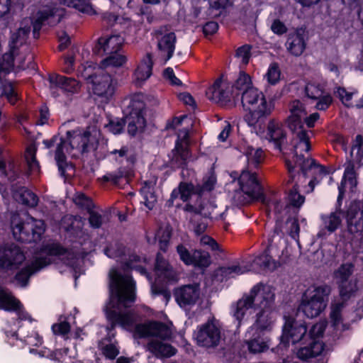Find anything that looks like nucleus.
<instances>
[{
	"mask_svg": "<svg viewBox=\"0 0 363 363\" xmlns=\"http://www.w3.org/2000/svg\"><path fill=\"white\" fill-rule=\"evenodd\" d=\"M155 37L160 54L167 62L173 56L175 50L176 35L174 32H167L166 27H164L155 30Z\"/></svg>",
	"mask_w": 363,
	"mask_h": 363,
	"instance_id": "obj_20",
	"label": "nucleus"
},
{
	"mask_svg": "<svg viewBox=\"0 0 363 363\" xmlns=\"http://www.w3.org/2000/svg\"><path fill=\"white\" fill-rule=\"evenodd\" d=\"M176 249L180 260L187 266L206 268L211 264L210 255L206 251L189 250L183 244L178 245Z\"/></svg>",
	"mask_w": 363,
	"mask_h": 363,
	"instance_id": "obj_16",
	"label": "nucleus"
},
{
	"mask_svg": "<svg viewBox=\"0 0 363 363\" xmlns=\"http://www.w3.org/2000/svg\"><path fill=\"white\" fill-rule=\"evenodd\" d=\"M11 225L14 238L23 242H36L41 240L45 231L43 220L29 216L23 219L18 215H13Z\"/></svg>",
	"mask_w": 363,
	"mask_h": 363,
	"instance_id": "obj_6",
	"label": "nucleus"
},
{
	"mask_svg": "<svg viewBox=\"0 0 363 363\" xmlns=\"http://www.w3.org/2000/svg\"><path fill=\"white\" fill-rule=\"evenodd\" d=\"M293 162L289 160L286 161V164L290 174V178L288 180V183H291L294 179V175L292 174V172L295 167L300 168L301 174L303 177H306L308 172L312 171L313 174H318L320 176L326 175L328 172L324 166L317 164L315 161L311 158L306 159L302 154L296 155V158L293 159Z\"/></svg>",
	"mask_w": 363,
	"mask_h": 363,
	"instance_id": "obj_15",
	"label": "nucleus"
},
{
	"mask_svg": "<svg viewBox=\"0 0 363 363\" xmlns=\"http://www.w3.org/2000/svg\"><path fill=\"white\" fill-rule=\"evenodd\" d=\"M69 238L71 236L79 239V243L82 244L88 238V233L84 228L86 222V218L80 216H69Z\"/></svg>",
	"mask_w": 363,
	"mask_h": 363,
	"instance_id": "obj_31",
	"label": "nucleus"
},
{
	"mask_svg": "<svg viewBox=\"0 0 363 363\" xmlns=\"http://www.w3.org/2000/svg\"><path fill=\"white\" fill-rule=\"evenodd\" d=\"M127 61L126 57L118 52L108 55L105 58L101 65V69L108 71L111 74L113 68H118L122 67Z\"/></svg>",
	"mask_w": 363,
	"mask_h": 363,
	"instance_id": "obj_38",
	"label": "nucleus"
},
{
	"mask_svg": "<svg viewBox=\"0 0 363 363\" xmlns=\"http://www.w3.org/2000/svg\"><path fill=\"white\" fill-rule=\"evenodd\" d=\"M252 47L249 45H244L240 48H238L236 50L235 56L238 58H240L242 62L245 65H247L249 62V60L250 57V50Z\"/></svg>",
	"mask_w": 363,
	"mask_h": 363,
	"instance_id": "obj_62",
	"label": "nucleus"
},
{
	"mask_svg": "<svg viewBox=\"0 0 363 363\" xmlns=\"http://www.w3.org/2000/svg\"><path fill=\"white\" fill-rule=\"evenodd\" d=\"M201 291L197 284L184 285L174 289L176 302L181 308L194 306L200 298Z\"/></svg>",
	"mask_w": 363,
	"mask_h": 363,
	"instance_id": "obj_19",
	"label": "nucleus"
},
{
	"mask_svg": "<svg viewBox=\"0 0 363 363\" xmlns=\"http://www.w3.org/2000/svg\"><path fill=\"white\" fill-rule=\"evenodd\" d=\"M26 257L21 249L14 245L0 247V269L13 272L20 267Z\"/></svg>",
	"mask_w": 363,
	"mask_h": 363,
	"instance_id": "obj_14",
	"label": "nucleus"
},
{
	"mask_svg": "<svg viewBox=\"0 0 363 363\" xmlns=\"http://www.w3.org/2000/svg\"><path fill=\"white\" fill-rule=\"evenodd\" d=\"M43 143L46 148H50L56 145L55 159L58 167L59 172L61 177H64L65 182H66L67 177L65 173L67 164L66 161V155L63 152L64 149L67 147L66 140L55 135L50 140H44Z\"/></svg>",
	"mask_w": 363,
	"mask_h": 363,
	"instance_id": "obj_22",
	"label": "nucleus"
},
{
	"mask_svg": "<svg viewBox=\"0 0 363 363\" xmlns=\"http://www.w3.org/2000/svg\"><path fill=\"white\" fill-rule=\"evenodd\" d=\"M37 147L35 144H30L26 150L25 160L28 167V172L30 174H37L40 172V164L35 157Z\"/></svg>",
	"mask_w": 363,
	"mask_h": 363,
	"instance_id": "obj_39",
	"label": "nucleus"
},
{
	"mask_svg": "<svg viewBox=\"0 0 363 363\" xmlns=\"http://www.w3.org/2000/svg\"><path fill=\"white\" fill-rule=\"evenodd\" d=\"M87 213H89V223L92 228L99 229L104 224V214L102 211L96 209L95 207Z\"/></svg>",
	"mask_w": 363,
	"mask_h": 363,
	"instance_id": "obj_49",
	"label": "nucleus"
},
{
	"mask_svg": "<svg viewBox=\"0 0 363 363\" xmlns=\"http://www.w3.org/2000/svg\"><path fill=\"white\" fill-rule=\"evenodd\" d=\"M194 192H199L198 187H195L191 182H181L172 191L170 198L167 201V206H173L174 200L179 197L182 201L186 202L190 199Z\"/></svg>",
	"mask_w": 363,
	"mask_h": 363,
	"instance_id": "obj_28",
	"label": "nucleus"
},
{
	"mask_svg": "<svg viewBox=\"0 0 363 363\" xmlns=\"http://www.w3.org/2000/svg\"><path fill=\"white\" fill-rule=\"evenodd\" d=\"M144 104L140 101H133L128 108V113L124 117L128 125V133L134 136L144 129L146 121L144 117Z\"/></svg>",
	"mask_w": 363,
	"mask_h": 363,
	"instance_id": "obj_17",
	"label": "nucleus"
},
{
	"mask_svg": "<svg viewBox=\"0 0 363 363\" xmlns=\"http://www.w3.org/2000/svg\"><path fill=\"white\" fill-rule=\"evenodd\" d=\"M216 182V178L213 174L205 177L202 185L198 186L199 192L211 191L213 189Z\"/></svg>",
	"mask_w": 363,
	"mask_h": 363,
	"instance_id": "obj_63",
	"label": "nucleus"
},
{
	"mask_svg": "<svg viewBox=\"0 0 363 363\" xmlns=\"http://www.w3.org/2000/svg\"><path fill=\"white\" fill-rule=\"evenodd\" d=\"M74 205L82 211L86 212L95 208L93 200L82 192H77L72 199Z\"/></svg>",
	"mask_w": 363,
	"mask_h": 363,
	"instance_id": "obj_43",
	"label": "nucleus"
},
{
	"mask_svg": "<svg viewBox=\"0 0 363 363\" xmlns=\"http://www.w3.org/2000/svg\"><path fill=\"white\" fill-rule=\"evenodd\" d=\"M125 125V119H116V120H110L108 123L106 124L104 126L108 130L113 134H120L123 130L124 126Z\"/></svg>",
	"mask_w": 363,
	"mask_h": 363,
	"instance_id": "obj_60",
	"label": "nucleus"
},
{
	"mask_svg": "<svg viewBox=\"0 0 363 363\" xmlns=\"http://www.w3.org/2000/svg\"><path fill=\"white\" fill-rule=\"evenodd\" d=\"M245 343L248 351L252 354L262 353L267 351L269 347V339L264 337V333L253 331L250 335L249 330L245 334Z\"/></svg>",
	"mask_w": 363,
	"mask_h": 363,
	"instance_id": "obj_27",
	"label": "nucleus"
},
{
	"mask_svg": "<svg viewBox=\"0 0 363 363\" xmlns=\"http://www.w3.org/2000/svg\"><path fill=\"white\" fill-rule=\"evenodd\" d=\"M52 330L57 336L62 337L64 340L68 338V320L67 317L60 318L59 322L52 325Z\"/></svg>",
	"mask_w": 363,
	"mask_h": 363,
	"instance_id": "obj_52",
	"label": "nucleus"
},
{
	"mask_svg": "<svg viewBox=\"0 0 363 363\" xmlns=\"http://www.w3.org/2000/svg\"><path fill=\"white\" fill-rule=\"evenodd\" d=\"M218 271L225 277H234L235 275L244 274L247 272V269L239 265H232L220 267Z\"/></svg>",
	"mask_w": 363,
	"mask_h": 363,
	"instance_id": "obj_57",
	"label": "nucleus"
},
{
	"mask_svg": "<svg viewBox=\"0 0 363 363\" xmlns=\"http://www.w3.org/2000/svg\"><path fill=\"white\" fill-rule=\"evenodd\" d=\"M140 193L143 195L145 205L148 209L152 210L157 202V196L151 182H145L140 189Z\"/></svg>",
	"mask_w": 363,
	"mask_h": 363,
	"instance_id": "obj_42",
	"label": "nucleus"
},
{
	"mask_svg": "<svg viewBox=\"0 0 363 363\" xmlns=\"http://www.w3.org/2000/svg\"><path fill=\"white\" fill-rule=\"evenodd\" d=\"M230 177L234 180L238 179L241 190L236 192L233 197L238 205H245L253 200L265 202V196L257 174L252 169H242L240 174L237 172H233Z\"/></svg>",
	"mask_w": 363,
	"mask_h": 363,
	"instance_id": "obj_4",
	"label": "nucleus"
},
{
	"mask_svg": "<svg viewBox=\"0 0 363 363\" xmlns=\"http://www.w3.org/2000/svg\"><path fill=\"white\" fill-rule=\"evenodd\" d=\"M244 154L247 159V167L246 169H252L257 168L264 160V152L261 148H254L252 146H247L244 148Z\"/></svg>",
	"mask_w": 363,
	"mask_h": 363,
	"instance_id": "obj_37",
	"label": "nucleus"
},
{
	"mask_svg": "<svg viewBox=\"0 0 363 363\" xmlns=\"http://www.w3.org/2000/svg\"><path fill=\"white\" fill-rule=\"evenodd\" d=\"M299 186L295 184L291 189L289 190L288 194V203L289 208L292 206L295 208H300V207L305 202V196L301 195L298 191Z\"/></svg>",
	"mask_w": 363,
	"mask_h": 363,
	"instance_id": "obj_46",
	"label": "nucleus"
},
{
	"mask_svg": "<svg viewBox=\"0 0 363 363\" xmlns=\"http://www.w3.org/2000/svg\"><path fill=\"white\" fill-rule=\"evenodd\" d=\"M360 211V203L356 201H352L342 216H345L347 228L350 233H355L360 230V218H356Z\"/></svg>",
	"mask_w": 363,
	"mask_h": 363,
	"instance_id": "obj_33",
	"label": "nucleus"
},
{
	"mask_svg": "<svg viewBox=\"0 0 363 363\" xmlns=\"http://www.w3.org/2000/svg\"><path fill=\"white\" fill-rule=\"evenodd\" d=\"M124 39L120 35H113L108 38L101 37L93 48L95 55L103 56L118 52L123 44Z\"/></svg>",
	"mask_w": 363,
	"mask_h": 363,
	"instance_id": "obj_21",
	"label": "nucleus"
},
{
	"mask_svg": "<svg viewBox=\"0 0 363 363\" xmlns=\"http://www.w3.org/2000/svg\"><path fill=\"white\" fill-rule=\"evenodd\" d=\"M52 262H56V264L59 265L58 269L61 274L66 272L68 267L67 252V249L59 242L47 243L39 251H37L31 264L26 266L16 274L15 280L17 284L26 286L33 274L43 269Z\"/></svg>",
	"mask_w": 363,
	"mask_h": 363,
	"instance_id": "obj_2",
	"label": "nucleus"
},
{
	"mask_svg": "<svg viewBox=\"0 0 363 363\" xmlns=\"http://www.w3.org/2000/svg\"><path fill=\"white\" fill-rule=\"evenodd\" d=\"M251 80L250 77L248 74L245 72H240L239 77L235 80L233 84H231L233 86V90L235 92L239 93L240 91H245L248 88H251L250 86Z\"/></svg>",
	"mask_w": 363,
	"mask_h": 363,
	"instance_id": "obj_51",
	"label": "nucleus"
},
{
	"mask_svg": "<svg viewBox=\"0 0 363 363\" xmlns=\"http://www.w3.org/2000/svg\"><path fill=\"white\" fill-rule=\"evenodd\" d=\"M352 272V266L351 264H342L335 273L337 278L341 279V282L347 281L348 278Z\"/></svg>",
	"mask_w": 363,
	"mask_h": 363,
	"instance_id": "obj_64",
	"label": "nucleus"
},
{
	"mask_svg": "<svg viewBox=\"0 0 363 363\" xmlns=\"http://www.w3.org/2000/svg\"><path fill=\"white\" fill-rule=\"evenodd\" d=\"M147 349L157 358L171 357L177 353V349L171 345L157 340H150Z\"/></svg>",
	"mask_w": 363,
	"mask_h": 363,
	"instance_id": "obj_32",
	"label": "nucleus"
},
{
	"mask_svg": "<svg viewBox=\"0 0 363 363\" xmlns=\"http://www.w3.org/2000/svg\"><path fill=\"white\" fill-rule=\"evenodd\" d=\"M310 137L307 131H301L296 135V143L294 145V155L293 159L296 158V155H300L303 151L308 152L311 149L309 141Z\"/></svg>",
	"mask_w": 363,
	"mask_h": 363,
	"instance_id": "obj_41",
	"label": "nucleus"
},
{
	"mask_svg": "<svg viewBox=\"0 0 363 363\" xmlns=\"http://www.w3.org/2000/svg\"><path fill=\"white\" fill-rule=\"evenodd\" d=\"M153 62L152 55L147 53L146 56L142 60L133 74L135 83L136 85H141L152 74Z\"/></svg>",
	"mask_w": 363,
	"mask_h": 363,
	"instance_id": "obj_30",
	"label": "nucleus"
},
{
	"mask_svg": "<svg viewBox=\"0 0 363 363\" xmlns=\"http://www.w3.org/2000/svg\"><path fill=\"white\" fill-rule=\"evenodd\" d=\"M355 92H350L344 87H337L334 91V94L337 97L346 107H353L354 105L352 103V99Z\"/></svg>",
	"mask_w": 363,
	"mask_h": 363,
	"instance_id": "obj_54",
	"label": "nucleus"
},
{
	"mask_svg": "<svg viewBox=\"0 0 363 363\" xmlns=\"http://www.w3.org/2000/svg\"><path fill=\"white\" fill-rule=\"evenodd\" d=\"M262 203L267 206L270 211H272L275 214L280 215V218L282 213L289 208L287 205H285L282 201L276 198L267 199L265 197V202Z\"/></svg>",
	"mask_w": 363,
	"mask_h": 363,
	"instance_id": "obj_50",
	"label": "nucleus"
},
{
	"mask_svg": "<svg viewBox=\"0 0 363 363\" xmlns=\"http://www.w3.org/2000/svg\"><path fill=\"white\" fill-rule=\"evenodd\" d=\"M323 350L324 344L322 342L315 338H309L300 343L296 354L299 359L308 362L320 355Z\"/></svg>",
	"mask_w": 363,
	"mask_h": 363,
	"instance_id": "obj_23",
	"label": "nucleus"
},
{
	"mask_svg": "<svg viewBox=\"0 0 363 363\" xmlns=\"http://www.w3.org/2000/svg\"><path fill=\"white\" fill-rule=\"evenodd\" d=\"M136 299L135 282L128 274H122L116 269L109 272V301L105 307L108 323L106 330H113L120 326L128 330H134L139 338L156 337L163 340L172 337V330L160 321L137 323L139 315L130 308Z\"/></svg>",
	"mask_w": 363,
	"mask_h": 363,
	"instance_id": "obj_1",
	"label": "nucleus"
},
{
	"mask_svg": "<svg viewBox=\"0 0 363 363\" xmlns=\"http://www.w3.org/2000/svg\"><path fill=\"white\" fill-rule=\"evenodd\" d=\"M280 75L281 72L278 64L272 63L269 66L268 71L266 74L267 81L271 84H275L279 81Z\"/></svg>",
	"mask_w": 363,
	"mask_h": 363,
	"instance_id": "obj_61",
	"label": "nucleus"
},
{
	"mask_svg": "<svg viewBox=\"0 0 363 363\" xmlns=\"http://www.w3.org/2000/svg\"><path fill=\"white\" fill-rule=\"evenodd\" d=\"M303 119L302 118L295 117L294 116H289L287 118V125L296 135L301 131H306L303 128Z\"/></svg>",
	"mask_w": 363,
	"mask_h": 363,
	"instance_id": "obj_58",
	"label": "nucleus"
},
{
	"mask_svg": "<svg viewBox=\"0 0 363 363\" xmlns=\"http://www.w3.org/2000/svg\"><path fill=\"white\" fill-rule=\"evenodd\" d=\"M343 214L335 211L328 215H322L321 220L324 228L330 233L335 232L342 223L341 216Z\"/></svg>",
	"mask_w": 363,
	"mask_h": 363,
	"instance_id": "obj_40",
	"label": "nucleus"
},
{
	"mask_svg": "<svg viewBox=\"0 0 363 363\" xmlns=\"http://www.w3.org/2000/svg\"><path fill=\"white\" fill-rule=\"evenodd\" d=\"M50 89L53 97L57 98L62 94L67 95V88L68 83L67 79L58 74H52L49 77Z\"/></svg>",
	"mask_w": 363,
	"mask_h": 363,
	"instance_id": "obj_34",
	"label": "nucleus"
},
{
	"mask_svg": "<svg viewBox=\"0 0 363 363\" xmlns=\"http://www.w3.org/2000/svg\"><path fill=\"white\" fill-rule=\"evenodd\" d=\"M269 285L262 283L254 286L247 294H244L241 298L233 303L231 306V312L233 315L240 324L247 311L250 308H256L262 303L261 301L264 298V293L267 291L266 288H269Z\"/></svg>",
	"mask_w": 363,
	"mask_h": 363,
	"instance_id": "obj_8",
	"label": "nucleus"
},
{
	"mask_svg": "<svg viewBox=\"0 0 363 363\" xmlns=\"http://www.w3.org/2000/svg\"><path fill=\"white\" fill-rule=\"evenodd\" d=\"M155 272L158 277L167 281L174 280L175 272L169 262L158 252L156 257Z\"/></svg>",
	"mask_w": 363,
	"mask_h": 363,
	"instance_id": "obj_35",
	"label": "nucleus"
},
{
	"mask_svg": "<svg viewBox=\"0 0 363 363\" xmlns=\"http://www.w3.org/2000/svg\"><path fill=\"white\" fill-rule=\"evenodd\" d=\"M330 294L331 287L329 285L311 286L301 296L299 311L309 318L319 316L326 308Z\"/></svg>",
	"mask_w": 363,
	"mask_h": 363,
	"instance_id": "obj_5",
	"label": "nucleus"
},
{
	"mask_svg": "<svg viewBox=\"0 0 363 363\" xmlns=\"http://www.w3.org/2000/svg\"><path fill=\"white\" fill-rule=\"evenodd\" d=\"M281 342L286 347L289 341L292 344L301 343L308 339L307 327L305 323L296 320L291 317H285Z\"/></svg>",
	"mask_w": 363,
	"mask_h": 363,
	"instance_id": "obj_13",
	"label": "nucleus"
},
{
	"mask_svg": "<svg viewBox=\"0 0 363 363\" xmlns=\"http://www.w3.org/2000/svg\"><path fill=\"white\" fill-rule=\"evenodd\" d=\"M241 102L243 108L249 110L244 117L246 123L253 127L257 134L264 133L265 119L274 109L273 103L267 102L264 94L254 87L242 91Z\"/></svg>",
	"mask_w": 363,
	"mask_h": 363,
	"instance_id": "obj_3",
	"label": "nucleus"
},
{
	"mask_svg": "<svg viewBox=\"0 0 363 363\" xmlns=\"http://www.w3.org/2000/svg\"><path fill=\"white\" fill-rule=\"evenodd\" d=\"M104 252L110 258H117L124 255V247L121 243L115 242L105 247Z\"/></svg>",
	"mask_w": 363,
	"mask_h": 363,
	"instance_id": "obj_56",
	"label": "nucleus"
},
{
	"mask_svg": "<svg viewBox=\"0 0 363 363\" xmlns=\"http://www.w3.org/2000/svg\"><path fill=\"white\" fill-rule=\"evenodd\" d=\"M346 301L340 298H335L331 303L330 318L334 325H338L342 320L341 313L345 306Z\"/></svg>",
	"mask_w": 363,
	"mask_h": 363,
	"instance_id": "obj_45",
	"label": "nucleus"
},
{
	"mask_svg": "<svg viewBox=\"0 0 363 363\" xmlns=\"http://www.w3.org/2000/svg\"><path fill=\"white\" fill-rule=\"evenodd\" d=\"M0 309L7 311H16L18 320L32 321L30 315L26 311L21 310L20 302L14 298L9 290L5 289H0Z\"/></svg>",
	"mask_w": 363,
	"mask_h": 363,
	"instance_id": "obj_25",
	"label": "nucleus"
},
{
	"mask_svg": "<svg viewBox=\"0 0 363 363\" xmlns=\"http://www.w3.org/2000/svg\"><path fill=\"white\" fill-rule=\"evenodd\" d=\"M91 78V90L94 95L100 97L102 101L108 103L113 97L118 82L113 76L104 69H99Z\"/></svg>",
	"mask_w": 363,
	"mask_h": 363,
	"instance_id": "obj_10",
	"label": "nucleus"
},
{
	"mask_svg": "<svg viewBox=\"0 0 363 363\" xmlns=\"http://www.w3.org/2000/svg\"><path fill=\"white\" fill-rule=\"evenodd\" d=\"M267 291L264 293V298L261 301L262 303L256 308L259 311L256 314V319L254 324L249 328V334L257 331L264 333L272 330L274 318L273 315V308L274 303V292L269 286L266 288Z\"/></svg>",
	"mask_w": 363,
	"mask_h": 363,
	"instance_id": "obj_7",
	"label": "nucleus"
},
{
	"mask_svg": "<svg viewBox=\"0 0 363 363\" xmlns=\"http://www.w3.org/2000/svg\"><path fill=\"white\" fill-rule=\"evenodd\" d=\"M357 287L355 282L344 281L341 282L339 286L340 297L339 298L347 301L354 293L357 291Z\"/></svg>",
	"mask_w": 363,
	"mask_h": 363,
	"instance_id": "obj_48",
	"label": "nucleus"
},
{
	"mask_svg": "<svg viewBox=\"0 0 363 363\" xmlns=\"http://www.w3.org/2000/svg\"><path fill=\"white\" fill-rule=\"evenodd\" d=\"M239 94L233 90L230 82L222 78L216 79L206 91L207 97L221 106L233 104L235 98Z\"/></svg>",
	"mask_w": 363,
	"mask_h": 363,
	"instance_id": "obj_12",
	"label": "nucleus"
},
{
	"mask_svg": "<svg viewBox=\"0 0 363 363\" xmlns=\"http://www.w3.org/2000/svg\"><path fill=\"white\" fill-rule=\"evenodd\" d=\"M290 116L304 118L307 115L305 106L298 100L293 101L289 105Z\"/></svg>",
	"mask_w": 363,
	"mask_h": 363,
	"instance_id": "obj_59",
	"label": "nucleus"
},
{
	"mask_svg": "<svg viewBox=\"0 0 363 363\" xmlns=\"http://www.w3.org/2000/svg\"><path fill=\"white\" fill-rule=\"evenodd\" d=\"M99 135V130L96 126L69 132V146L82 155L94 152L98 148Z\"/></svg>",
	"mask_w": 363,
	"mask_h": 363,
	"instance_id": "obj_9",
	"label": "nucleus"
},
{
	"mask_svg": "<svg viewBox=\"0 0 363 363\" xmlns=\"http://www.w3.org/2000/svg\"><path fill=\"white\" fill-rule=\"evenodd\" d=\"M127 172L124 168H119L113 172L106 173L101 177L104 182H111L114 185H118L120 181L126 177Z\"/></svg>",
	"mask_w": 363,
	"mask_h": 363,
	"instance_id": "obj_53",
	"label": "nucleus"
},
{
	"mask_svg": "<svg viewBox=\"0 0 363 363\" xmlns=\"http://www.w3.org/2000/svg\"><path fill=\"white\" fill-rule=\"evenodd\" d=\"M189 156L188 147L177 143L174 149L172 150L171 164L174 167L183 168L186 164Z\"/></svg>",
	"mask_w": 363,
	"mask_h": 363,
	"instance_id": "obj_36",
	"label": "nucleus"
},
{
	"mask_svg": "<svg viewBox=\"0 0 363 363\" xmlns=\"http://www.w3.org/2000/svg\"><path fill=\"white\" fill-rule=\"evenodd\" d=\"M305 91L308 98L319 100L315 105L318 110L325 111L332 103V97L329 94L324 95L325 87L320 83H308Z\"/></svg>",
	"mask_w": 363,
	"mask_h": 363,
	"instance_id": "obj_24",
	"label": "nucleus"
},
{
	"mask_svg": "<svg viewBox=\"0 0 363 363\" xmlns=\"http://www.w3.org/2000/svg\"><path fill=\"white\" fill-rule=\"evenodd\" d=\"M15 196L16 200L29 207H35L38 203V196L26 189H21Z\"/></svg>",
	"mask_w": 363,
	"mask_h": 363,
	"instance_id": "obj_44",
	"label": "nucleus"
},
{
	"mask_svg": "<svg viewBox=\"0 0 363 363\" xmlns=\"http://www.w3.org/2000/svg\"><path fill=\"white\" fill-rule=\"evenodd\" d=\"M287 50L294 56H300L306 49V41L302 30H296L288 35L286 42Z\"/></svg>",
	"mask_w": 363,
	"mask_h": 363,
	"instance_id": "obj_29",
	"label": "nucleus"
},
{
	"mask_svg": "<svg viewBox=\"0 0 363 363\" xmlns=\"http://www.w3.org/2000/svg\"><path fill=\"white\" fill-rule=\"evenodd\" d=\"M69 7L90 15L95 13L91 5L86 0H69Z\"/></svg>",
	"mask_w": 363,
	"mask_h": 363,
	"instance_id": "obj_55",
	"label": "nucleus"
},
{
	"mask_svg": "<svg viewBox=\"0 0 363 363\" xmlns=\"http://www.w3.org/2000/svg\"><path fill=\"white\" fill-rule=\"evenodd\" d=\"M221 340L220 328L211 321H208L201 325L196 334L198 345L206 348H215L218 347Z\"/></svg>",
	"mask_w": 363,
	"mask_h": 363,
	"instance_id": "obj_18",
	"label": "nucleus"
},
{
	"mask_svg": "<svg viewBox=\"0 0 363 363\" xmlns=\"http://www.w3.org/2000/svg\"><path fill=\"white\" fill-rule=\"evenodd\" d=\"M284 236L281 226L277 224L273 233L268 239V245L265 250L259 255L255 257L252 261V267L259 271H274L279 265V263L272 259L269 255V250L274 247H278Z\"/></svg>",
	"mask_w": 363,
	"mask_h": 363,
	"instance_id": "obj_11",
	"label": "nucleus"
},
{
	"mask_svg": "<svg viewBox=\"0 0 363 363\" xmlns=\"http://www.w3.org/2000/svg\"><path fill=\"white\" fill-rule=\"evenodd\" d=\"M363 137L357 135L352 147L350 156L354 162L363 163Z\"/></svg>",
	"mask_w": 363,
	"mask_h": 363,
	"instance_id": "obj_47",
	"label": "nucleus"
},
{
	"mask_svg": "<svg viewBox=\"0 0 363 363\" xmlns=\"http://www.w3.org/2000/svg\"><path fill=\"white\" fill-rule=\"evenodd\" d=\"M267 138L279 151L287 144L286 133L280 122L275 119L269 121L267 125Z\"/></svg>",
	"mask_w": 363,
	"mask_h": 363,
	"instance_id": "obj_26",
	"label": "nucleus"
}]
</instances>
